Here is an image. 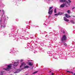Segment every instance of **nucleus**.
<instances>
[{
	"mask_svg": "<svg viewBox=\"0 0 75 75\" xmlns=\"http://www.w3.org/2000/svg\"><path fill=\"white\" fill-rule=\"evenodd\" d=\"M52 75H54V73H52Z\"/></svg>",
	"mask_w": 75,
	"mask_h": 75,
	"instance_id": "nucleus-31",
	"label": "nucleus"
},
{
	"mask_svg": "<svg viewBox=\"0 0 75 75\" xmlns=\"http://www.w3.org/2000/svg\"><path fill=\"white\" fill-rule=\"evenodd\" d=\"M70 22H71V23H73V24H74V21H70Z\"/></svg>",
	"mask_w": 75,
	"mask_h": 75,
	"instance_id": "nucleus-16",
	"label": "nucleus"
},
{
	"mask_svg": "<svg viewBox=\"0 0 75 75\" xmlns=\"http://www.w3.org/2000/svg\"><path fill=\"white\" fill-rule=\"evenodd\" d=\"M75 7H74L73 8H72V10H74V9H75Z\"/></svg>",
	"mask_w": 75,
	"mask_h": 75,
	"instance_id": "nucleus-26",
	"label": "nucleus"
},
{
	"mask_svg": "<svg viewBox=\"0 0 75 75\" xmlns=\"http://www.w3.org/2000/svg\"><path fill=\"white\" fill-rule=\"evenodd\" d=\"M1 27H2V28L3 27V25L1 26Z\"/></svg>",
	"mask_w": 75,
	"mask_h": 75,
	"instance_id": "nucleus-34",
	"label": "nucleus"
},
{
	"mask_svg": "<svg viewBox=\"0 0 75 75\" xmlns=\"http://www.w3.org/2000/svg\"><path fill=\"white\" fill-rule=\"evenodd\" d=\"M23 60L21 59V62H23Z\"/></svg>",
	"mask_w": 75,
	"mask_h": 75,
	"instance_id": "nucleus-28",
	"label": "nucleus"
},
{
	"mask_svg": "<svg viewBox=\"0 0 75 75\" xmlns=\"http://www.w3.org/2000/svg\"><path fill=\"white\" fill-rule=\"evenodd\" d=\"M67 13H68V14H70V12H70V10H68L67 11Z\"/></svg>",
	"mask_w": 75,
	"mask_h": 75,
	"instance_id": "nucleus-17",
	"label": "nucleus"
},
{
	"mask_svg": "<svg viewBox=\"0 0 75 75\" xmlns=\"http://www.w3.org/2000/svg\"><path fill=\"white\" fill-rule=\"evenodd\" d=\"M65 15L66 17H67V18H69V17H71L70 16H69V15H68V14H66Z\"/></svg>",
	"mask_w": 75,
	"mask_h": 75,
	"instance_id": "nucleus-7",
	"label": "nucleus"
},
{
	"mask_svg": "<svg viewBox=\"0 0 75 75\" xmlns=\"http://www.w3.org/2000/svg\"><path fill=\"white\" fill-rule=\"evenodd\" d=\"M64 21H67V22L69 21V20L68 19H67L65 17H64Z\"/></svg>",
	"mask_w": 75,
	"mask_h": 75,
	"instance_id": "nucleus-6",
	"label": "nucleus"
},
{
	"mask_svg": "<svg viewBox=\"0 0 75 75\" xmlns=\"http://www.w3.org/2000/svg\"><path fill=\"white\" fill-rule=\"evenodd\" d=\"M59 12L58 13H56L54 14V16H59Z\"/></svg>",
	"mask_w": 75,
	"mask_h": 75,
	"instance_id": "nucleus-14",
	"label": "nucleus"
},
{
	"mask_svg": "<svg viewBox=\"0 0 75 75\" xmlns=\"http://www.w3.org/2000/svg\"><path fill=\"white\" fill-rule=\"evenodd\" d=\"M65 4H62V5L60 6V7H62V8H63V7H65Z\"/></svg>",
	"mask_w": 75,
	"mask_h": 75,
	"instance_id": "nucleus-10",
	"label": "nucleus"
},
{
	"mask_svg": "<svg viewBox=\"0 0 75 75\" xmlns=\"http://www.w3.org/2000/svg\"><path fill=\"white\" fill-rule=\"evenodd\" d=\"M28 65H30V66H32L33 65V64L31 62H29L28 63Z\"/></svg>",
	"mask_w": 75,
	"mask_h": 75,
	"instance_id": "nucleus-11",
	"label": "nucleus"
},
{
	"mask_svg": "<svg viewBox=\"0 0 75 75\" xmlns=\"http://www.w3.org/2000/svg\"><path fill=\"white\" fill-rule=\"evenodd\" d=\"M65 6H66V7H68V6H67V5H66Z\"/></svg>",
	"mask_w": 75,
	"mask_h": 75,
	"instance_id": "nucleus-30",
	"label": "nucleus"
},
{
	"mask_svg": "<svg viewBox=\"0 0 75 75\" xmlns=\"http://www.w3.org/2000/svg\"><path fill=\"white\" fill-rule=\"evenodd\" d=\"M18 62H15L14 63V64H13L14 67H16L18 65Z\"/></svg>",
	"mask_w": 75,
	"mask_h": 75,
	"instance_id": "nucleus-4",
	"label": "nucleus"
},
{
	"mask_svg": "<svg viewBox=\"0 0 75 75\" xmlns=\"http://www.w3.org/2000/svg\"><path fill=\"white\" fill-rule=\"evenodd\" d=\"M49 0V1H50V0Z\"/></svg>",
	"mask_w": 75,
	"mask_h": 75,
	"instance_id": "nucleus-38",
	"label": "nucleus"
},
{
	"mask_svg": "<svg viewBox=\"0 0 75 75\" xmlns=\"http://www.w3.org/2000/svg\"><path fill=\"white\" fill-rule=\"evenodd\" d=\"M62 14H63L62 13V12L59 13V15H62Z\"/></svg>",
	"mask_w": 75,
	"mask_h": 75,
	"instance_id": "nucleus-20",
	"label": "nucleus"
},
{
	"mask_svg": "<svg viewBox=\"0 0 75 75\" xmlns=\"http://www.w3.org/2000/svg\"><path fill=\"white\" fill-rule=\"evenodd\" d=\"M54 12L55 13H57V11H56V8H55V9H54Z\"/></svg>",
	"mask_w": 75,
	"mask_h": 75,
	"instance_id": "nucleus-19",
	"label": "nucleus"
},
{
	"mask_svg": "<svg viewBox=\"0 0 75 75\" xmlns=\"http://www.w3.org/2000/svg\"><path fill=\"white\" fill-rule=\"evenodd\" d=\"M26 75H27V74H26Z\"/></svg>",
	"mask_w": 75,
	"mask_h": 75,
	"instance_id": "nucleus-37",
	"label": "nucleus"
},
{
	"mask_svg": "<svg viewBox=\"0 0 75 75\" xmlns=\"http://www.w3.org/2000/svg\"><path fill=\"white\" fill-rule=\"evenodd\" d=\"M29 68V66H26L24 67V69H26V68Z\"/></svg>",
	"mask_w": 75,
	"mask_h": 75,
	"instance_id": "nucleus-13",
	"label": "nucleus"
},
{
	"mask_svg": "<svg viewBox=\"0 0 75 75\" xmlns=\"http://www.w3.org/2000/svg\"><path fill=\"white\" fill-rule=\"evenodd\" d=\"M67 4H68L69 6H70V4L69 3H68Z\"/></svg>",
	"mask_w": 75,
	"mask_h": 75,
	"instance_id": "nucleus-27",
	"label": "nucleus"
},
{
	"mask_svg": "<svg viewBox=\"0 0 75 75\" xmlns=\"http://www.w3.org/2000/svg\"><path fill=\"white\" fill-rule=\"evenodd\" d=\"M1 11V10H0V11Z\"/></svg>",
	"mask_w": 75,
	"mask_h": 75,
	"instance_id": "nucleus-39",
	"label": "nucleus"
},
{
	"mask_svg": "<svg viewBox=\"0 0 75 75\" xmlns=\"http://www.w3.org/2000/svg\"><path fill=\"white\" fill-rule=\"evenodd\" d=\"M65 2H66V3H67V4H68L69 3V2H68V1H67L66 0Z\"/></svg>",
	"mask_w": 75,
	"mask_h": 75,
	"instance_id": "nucleus-24",
	"label": "nucleus"
},
{
	"mask_svg": "<svg viewBox=\"0 0 75 75\" xmlns=\"http://www.w3.org/2000/svg\"><path fill=\"white\" fill-rule=\"evenodd\" d=\"M2 12H3V14H4V10H3L2 11Z\"/></svg>",
	"mask_w": 75,
	"mask_h": 75,
	"instance_id": "nucleus-25",
	"label": "nucleus"
},
{
	"mask_svg": "<svg viewBox=\"0 0 75 75\" xmlns=\"http://www.w3.org/2000/svg\"><path fill=\"white\" fill-rule=\"evenodd\" d=\"M23 69H19L18 70H17V71H18V72H17V71H15L14 72V74H17V73H18V72H19L21 71V70Z\"/></svg>",
	"mask_w": 75,
	"mask_h": 75,
	"instance_id": "nucleus-5",
	"label": "nucleus"
},
{
	"mask_svg": "<svg viewBox=\"0 0 75 75\" xmlns=\"http://www.w3.org/2000/svg\"><path fill=\"white\" fill-rule=\"evenodd\" d=\"M3 75V72H1L0 74V75Z\"/></svg>",
	"mask_w": 75,
	"mask_h": 75,
	"instance_id": "nucleus-21",
	"label": "nucleus"
},
{
	"mask_svg": "<svg viewBox=\"0 0 75 75\" xmlns=\"http://www.w3.org/2000/svg\"><path fill=\"white\" fill-rule=\"evenodd\" d=\"M74 75H75V73L74 74Z\"/></svg>",
	"mask_w": 75,
	"mask_h": 75,
	"instance_id": "nucleus-36",
	"label": "nucleus"
},
{
	"mask_svg": "<svg viewBox=\"0 0 75 75\" xmlns=\"http://www.w3.org/2000/svg\"><path fill=\"white\" fill-rule=\"evenodd\" d=\"M49 72V73L51 72V71H50Z\"/></svg>",
	"mask_w": 75,
	"mask_h": 75,
	"instance_id": "nucleus-32",
	"label": "nucleus"
},
{
	"mask_svg": "<svg viewBox=\"0 0 75 75\" xmlns=\"http://www.w3.org/2000/svg\"><path fill=\"white\" fill-rule=\"evenodd\" d=\"M53 11V10L52 9L50 11V13H49L50 15H51L52 14V12Z\"/></svg>",
	"mask_w": 75,
	"mask_h": 75,
	"instance_id": "nucleus-9",
	"label": "nucleus"
},
{
	"mask_svg": "<svg viewBox=\"0 0 75 75\" xmlns=\"http://www.w3.org/2000/svg\"><path fill=\"white\" fill-rule=\"evenodd\" d=\"M26 65V63L25 62H23L22 63L21 65L20 66V68L22 67H25V66Z\"/></svg>",
	"mask_w": 75,
	"mask_h": 75,
	"instance_id": "nucleus-3",
	"label": "nucleus"
},
{
	"mask_svg": "<svg viewBox=\"0 0 75 75\" xmlns=\"http://www.w3.org/2000/svg\"><path fill=\"white\" fill-rule=\"evenodd\" d=\"M69 3H71V1L70 0H68Z\"/></svg>",
	"mask_w": 75,
	"mask_h": 75,
	"instance_id": "nucleus-23",
	"label": "nucleus"
},
{
	"mask_svg": "<svg viewBox=\"0 0 75 75\" xmlns=\"http://www.w3.org/2000/svg\"><path fill=\"white\" fill-rule=\"evenodd\" d=\"M63 34H65V31L63 30Z\"/></svg>",
	"mask_w": 75,
	"mask_h": 75,
	"instance_id": "nucleus-29",
	"label": "nucleus"
},
{
	"mask_svg": "<svg viewBox=\"0 0 75 75\" xmlns=\"http://www.w3.org/2000/svg\"><path fill=\"white\" fill-rule=\"evenodd\" d=\"M12 65V64H10L9 65H8L7 66V67L6 69H4L5 70H6V71H9L10 69H11V66Z\"/></svg>",
	"mask_w": 75,
	"mask_h": 75,
	"instance_id": "nucleus-1",
	"label": "nucleus"
},
{
	"mask_svg": "<svg viewBox=\"0 0 75 75\" xmlns=\"http://www.w3.org/2000/svg\"><path fill=\"white\" fill-rule=\"evenodd\" d=\"M37 72H38V71H35L33 73V74H35L37 73Z\"/></svg>",
	"mask_w": 75,
	"mask_h": 75,
	"instance_id": "nucleus-18",
	"label": "nucleus"
},
{
	"mask_svg": "<svg viewBox=\"0 0 75 75\" xmlns=\"http://www.w3.org/2000/svg\"><path fill=\"white\" fill-rule=\"evenodd\" d=\"M66 40V36L65 35H64L62 38L61 40L62 41H63L64 40Z\"/></svg>",
	"mask_w": 75,
	"mask_h": 75,
	"instance_id": "nucleus-2",
	"label": "nucleus"
},
{
	"mask_svg": "<svg viewBox=\"0 0 75 75\" xmlns=\"http://www.w3.org/2000/svg\"><path fill=\"white\" fill-rule=\"evenodd\" d=\"M52 8H53V7L52 6L50 7L49 10V12H48V14H50V10H51L52 9Z\"/></svg>",
	"mask_w": 75,
	"mask_h": 75,
	"instance_id": "nucleus-8",
	"label": "nucleus"
},
{
	"mask_svg": "<svg viewBox=\"0 0 75 75\" xmlns=\"http://www.w3.org/2000/svg\"><path fill=\"white\" fill-rule=\"evenodd\" d=\"M64 45H65V46H67V44H66V43H64Z\"/></svg>",
	"mask_w": 75,
	"mask_h": 75,
	"instance_id": "nucleus-22",
	"label": "nucleus"
},
{
	"mask_svg": "<svg viewBox=\"0 0 75 75\" xmlns=\"http://www.w3.org/2000/svg\"><path fill=\"white\" fill-rule=\"evenodd\" d=\"M50 16H49V18H50Z\"/></svg>",
	"mask_w": 75,
	"mask_h": 75,
	"instance_id": "nucleus-33",
	"label": "nucleus"
},
{
	"mask_svg": "<svg viewBox=\"0 0 75 75\" xmlns=\"http://www.w3.org/2000/svg\"><path fill=\"white\" fill-rule=\"evenodd\" d=\"M60 1L61 3H62V2H65L66 0H60Z\"/></svg>",
	"mask_w": 75,
	"mask_h": 75,
	"instance_id": "nucleus-12",
	"label": "nucleus"
},
{
	"mask_svg": "<svg viewBox=\"0 0 75 75\" xmlns=\"http://www.w3.org/2000/svg\"><path fill=\"white\" fill-rule=\"evenodd\" d=\"M67 72H69V73H72V74H74V73H73V72H70L68 71H67Z\"/></svg>",
	"mask_w": 75,
	"mask_h": 75,
	"instance_id": "nucleus-15",
	"label": "nucleus"
},
{
	"mask_svg": "<svg viewBox=\"0 0 75 75\" xmlns=\"http://www.w3.org/2000/svg\"><path fill=\"white\" fill-rule=\"evenodd\" d=\"M3 27H4V28H5V26H3Z\"/></svg>",
	"mask_w": 75,
	"mask_h": 75,
	"instance_id": "nucleus-35",
	"label": "nucleus"
}]
</instances>
